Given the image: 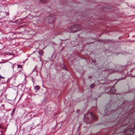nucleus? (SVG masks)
<instances>
[{"instance_id": "nucleus-1", "label": "nucleus", "mask_w": 135, "mask_h": 135, "mask_svg": "<svg viewBox=\"0 0 135 135\" xmlns=\"http://www.w3.org/2000/svg\"><path fill=\"white\" fill-rule=\"evenodd\" d=\"M81 28V26L79 25H72L70 28V29L72 32H76L80 30Z\"/></svg>"}, {"instance_id": "nucleus-11", "label": "nucleus", "mask_w": 135, "mask_h": 135, "mask_svg": "<svg viewBox=\"0 0 135 135\" xmlns=\"http://www.w3.org/2000/svg\"><path fill=\"white\" fill-rule=\"evenodd\" d=\"M35 89V90H39V86L38 85H37L35 87H34Z\"/></svg>"}, {"instance_id": "nucleus-16", "label": "nucleus", "mask_w": 135, "mask_h": 135, "mask_svg": "<svg viewBox=\"0 0 135 135\" xmlns=\"http://www.w3.org/2000/svg\"><path fill=\"white\" fill-rule=\"evenodd\" d=\"M15 109H14L13 110H12V113H13H13H14V112H15Z\"/></svg>"}, {"instance_id": "nucleus-3", "label": "nucleus", "mask_w": 135, "mask_h": 135, "mask_svg": "<svg viewBox=\"0 0 135 135\" xmlns=\"http://www.w3.org/2000/svg\"><path fill=\"white\" fill-rule=\"evenodd\" d=\"M90 117L91 119V120L89 121L90 122L93 121V120H96L97 119V116L94 114H93L92 112H90L89 113Z\"/></svg>"}, {"instance_id": "nucleus-9", "label": "nucleus", "mask_w": 135, "mask_h": 135, "mask_svg": "<svg viewBox=\"0 0 135 135\" xmlns=\"http://www.w3.org/2000/svg\"><path fill=\"white\" fill-rule=\"evenodd\" d=\"M6 55H14V54L13 52H6L5 53Z\"/></svg>"}, {"instance_id": "nucleus-13", "label": "nucleus", "mask_w": 135, "mask_h": 135, "mask_svg": "<svg viewBox=\"0 0 135 135\" xmlns=\"http://www.w3.org/2000/svg\"><path fill=\"white\" fill-rule=\"evenodd\" d=\"M95 86L94 84L93 83L91 84L90 86V88H92L94 87Z\"/></svg>"}, {"instance_id": "nucleus-4", "label": "nucleus", "mask_w": 135, "mask_h": 135, "mask_svg": "<svg viewBox=\"0 0 135 135\" xmlns=\"http://www.w3.org/2000/svg\"><path fill=\"white\" fill-rule=\"evenodd\" d=\"M126 132H127L129 135H132L133 134V132L132 129H128L126 130Z\"/></svg>"}, {"instance_id": "nucleus-2", "label": "nucleus", "mask_w": 135, "mask_h": 135, "mask_svg": "<svg viewBox=\"0 0 135 135\" xmlns=\"http://www.w3.org/2000/svg\"><path fill=\"white\" fill-rule=\"evenodd\" d=\"M56 18L54 15L51 14L48 17L47 19L50 20V23L52 22L55 21V19Z\"/></svg>"}, {"instance_id": "nucleus-14", "label": "nucleus", "mask_w": 135, "mask_h": 135, "mask_svg": "<svg viewBox=\"0 0 135 135\" xmlns=\"http://www.w3.org/2000/svg\"><path fill=\"white\" fill-rule=\"evenodd\" d=\"M22 67V66L21 65H18V68H21Z\"/></svg>"}, {"instance_id": "nucleus-5", "label": "nucleus", "mask_w": 135, "mask_h": 135, "mask_svg": "<svg viewBox=\"0 0 135 135\" xmlns=\"http://www.w3.org/2000/svg\"><path fill=\"white\" fill-rule=\"evenodd\" d=\"M22 68H21V69L17 73H16L14 75V74L13 75L12 77H15L16 78L18 74H21V73H23L22 72Z\"/></svg>"}, {"instance_id": "nucleus-18", "label": "nucleus", "mask_w": 135, "mask_h": 135, "mask_svg": "<svg viewBox=\"0 0 135 135\" xmlns=\"http://www.w3.org/2000/svg\"><path fill=\"white\" fill-rule=\"evenodd\" d=\"M134 128L135 129V125L134 126Z\"/></svg>"}, {"instance_id": "nucleus-7", "label": "nucleus", "mask_w": 135, "mask_h": 135, "mask_svg": "<svg viewBox=\"0 0 135 135\" xmlns=\"http://www.w3.org/2000/svg\"><path fill=\"white\" fill-rule=\"evenodd\" d=\"M110 110V108H109L108 109H106L105 110V112L106 114V115L109 114V111Z\"/></svg>"}, {"instance_id": "nucleus-6", "label": "nucleus", "mask_w": 135, "mask_h": 135, "mask_svg": "<svg viewBox=\"0 0 135 135\" xmlns=\"http://www.w3.org/2000/svg\"><path fill=\"white\" fill-rule=\"evenodd\" d=\"M116 92L115 89L114 88H112L110 89V92L111 94H114Z\"/></svg>"}, {"instance_id": "nucleus-17", "label": "nucleus", "mask_w": 135, "mask_h": 135, "mask_svg": "<svg viewBox=\"0 0 135 135\" xmlns=\"http://www.w3.org/2000/svg\"><path fill=\"white\" fill-rule=\"evenodd\" d=\"M36 68H35L34 69H33V71H34V70H35V69H36Z\"/></svg>"}, {"instance_id": "nucleus-19", "label": "nucleus", "mask_w": 135, "mask_h": 135, "mask_svg": "<svg viewBox=\"0 0 135 135\" xmlns=\"http://www.w3.org/2000/svg\"><path fill=\"white\" fill-rule=\"evenodd\" d=\"M12 68H13H13H14V67H13V66H12Z\"/></svg>"}, {"instance_id": "nucleus-10", "label": "nucleus", "mask_w": 135, "mask_h": 135, "mask_svg": "<svg viewBox=\"0 0 135 135\" xmlns=\"http://www.w3.org/2000/svg\"><path fill=\"white\" fill-rule=\"evenodd\" d=\"M38 52L39 54L40 55V56H42L43 54V52H42V50H41L40 51H38Z\"/></svg>"}, {"instance_id": "nucleus-12", "label": "nucleus", "mask_w": 135, "mask_h": 135, "mask_svg": "<svg viewBox=\"0 0 135 135\" xmlns=\"http://www.w3.org/2000/svg\"><path fill=\"white\" fill-rule=\"evenodd\" d=\"M62 67V69L66 70H67V68L64 65Z\"/></svg>"}, {"instance_id": "nucleus-8", "label": "nucleus", "mask_w": 135, "mask_h": 135, "mask_svg": "<svg viewBox=\"0 0 135 135\" xmlns=\"http://www.w3.org/2000/svg\"><path fill=\"white\" fill-rule=\"evenodd\" d=\"M40 1L43 4H46L47 3L46 0H40Z\"/></svg>"}, {"instance_id": "nucleus-15", "label": "nucleus", "mask_w": 135, "mask_h": 135, "mask_svg": "<svg viewBox=\"0 0 135 135\" xmlns=\"http://www.w3.org/2000/svg\"><path fill=\"white\" fill-rule=\"evenodd\" d=\"M0 77L1 78H2L4 79V77L0 75Z\"/></svg>"}, {"instance_id": "nucleus-20", "label": "nucleus", "mask_w": 135, "mask_h": 135, "mask_svg": "<svg viewBox=\"0 0 135 135\" xmlns=\"http://www.w3.org/2000/svg\"><path fill=\"white\" fill-rule=\"evenodd\" d=\"M0 128H1V127L0 126Z\"/></svg>"}]
</instances>
